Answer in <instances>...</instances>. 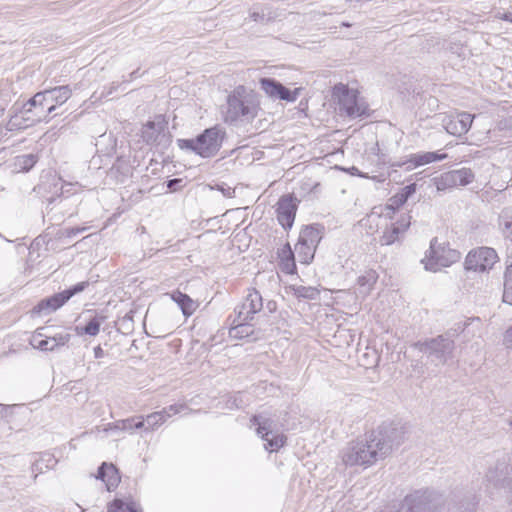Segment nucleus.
Segmentation results:
<instances>
[{
  "label": "nucleus",
  "instance_id": "6e6d98bb",
  "mask_svg": "<svg viewBox=\"0 0 512 512\" xmlns=\"http://www.w3.org/2000/svg\"><path fill=\"white\" fill-rule=\"evenodd\" d=\"M117 84L113 83L110 88H109V91L107 93H102V96H109L112 94V92L117 88Z\"/></svg>",
  "mask_w": 512,
  "mask_h": 512
},
{
  "label": "nucleus",
  "instance_id": "052dcab7",
  "mask_svg": "<svg viewBox=\"0 0 512 512\" xmlns=\"http://www.w3.org/2000/svg\"><path fill=\"white\" fill-rule=\"evenodd\" d=\"M0 407H1L2 409H8L10 406H6V405H3V404H0Z\"/></svg>",
  "mask_w": 512,
  "mask_h": 512
},
{
  "label": "nucleus",
  "instance_id": "6ab92c4d",
  "mask_svg": "<svg viewBox=\"0 0 512 512\" xmlns=\"http://www.w3.org/2000/svg\"><path fill=\"white\" fill-rule=\"evenodd\" d=\"M487 486L494 488H504L511 485V499L509 502V512H512V478L508 477V466L505 461L498 462L494 468H489L485 476Z\"/></svg>",
  "mask_w": 512,
  "mask_h": 512
},
{
  "label": "nucleus",
  "instance_id": "37998d69",
  "mask_svg": "<svg viewBox=\"0 0 512 512\" xmlns=\"http://www.w3.org/2000/svg\"><path fill=\"white\" fill-rule=\"evenodd\" d=\"M211 189L218 190L223 194V196L227 198H232L234 197L235 194V189L230 186H227L226 184H217L215 187H211Z\"/></svg>",
  "mask_w": 512,
  "mask_h": 512
},
{
  "label": "nucleus",
  "instance_id": "864d4df0",
  "mask_svg": "<svg viewBox=\"0 0 512 512\" xmlns=\"http://www.w3.org/2000/svg\"><path fill=\"white\" fill-rule=\"evenodd\" d=\"M94 357L97 359L104 357V351L101 346L98 345L94 348Z\"/></svg>",
  "mask_w": 512,
  "mask_h": 512
},
{
  "label": "nucleus",
  "instance_id": "dca6fc26",
  "mask_svg": "<svg viewBox=\"0 0 512 512\" xmlns=\"http://www.w3.org/2000/svg\"><path fill=\"white\" fill-rule=\"evenodd\" d=\"M297 203V198L290 194L279 198L276 209L277 219L284 229L292 227L296 216Z\"/></svg>",
  "mask_w": 512,
  "mask_h": 512
},
{
  "label": "nucleus",
  "instance_id": "f704fd0d",
  "mask_svg": "<svg viewBox=\"0 0 512 512\" xmlns=\"http://www.w3.org/2000/svg\"><path fill=\"white\" fill-rule=\"evenodd\" d=\"M100 326L101 320L98 317H94L84 327L76 326L75 331L78 335L96 336L100 331Z\"/></svg>",
  "mask_w": 512,
  "mask_h": 512
},
{
  "label": "nucleus",
  "instance_id": "a19ab883",
  "mask_svg": "<svg viewBox=\"0 0 512 512\" xmlns=\"http://www.w3.org/2000/svg\"><path fill=\"white\" fill-rule=\"evenodd\" d=\"M42 461L47 462L46 466H45L46 468H53V466L56 464V460L53 458V456L50 454H46L40 460L34 462V464L32 466V470L42 472V469H43L41 466Z\"/></svg>",
  "mask_w": 512,
  "mask_h": 512
},
{
  "label": "nucleus",
  "instance_id": "9b49d317",
  "mask_svg": "<svg viewBox=\"0 0 512 512\" xmlns=\"http://www.w3.org/2000/svg\"><path fill=\"white\" fill-rule=\"evenodd\" d=\"M473 119L467 112L451 113L442 118V125L449 134L461 137L470 130Z\"/></svg>",
  "mask_w": 512,
  "mask_h": 512
},
{
  "label": "nucleus",
  "instance_id": "b1692460",
  "mask_svg": "<svg viewBox=\"0 0 512 512\" xmlns=\"http://www.w3.org/2000/svg\"><path fill=\"white\" fill-rule=\"evenodd\" d=\"M253 333V327L248 321H241L240 318L233 317L231 320V327L229 335L235 339H243L249 337Z\"/></svg>",
  "mask_w": 512,
  "mask_h": 512
},
{
  "label": "nucleus",
  "instance_id": "58836bf2",
  "mask_svg": "<svg viewBox=\"0 0 512 512\" xmlns=\"http://www.w3.org/2000/svg\"><path fill=\"white\" fill-rule=\"evenodd\" d=\"M125 422L129 423V424H127V426L130 427V429H125V431L128 432L129 434H133L135 432V430H138V429L144 430L145 421H144V416H142V415L127 418V419H125Z\"/></svg>",
  "mask_w": 512,
  "mask_h": 512
},
{
  "label": "nucleus",
  "instance_id": "aec40b11",
  "mask_svg": "<svg viewBox=\"0 0 512 512\" xmlns=\"http://www.w3.org/2000/svg\"><path fill=\"white\" fill-rule=\"evenodd\" d=\"M166 129V123L159 117L155 121H149L142 127V138L147 144H154Z\"/></svg>",
  "mask_w": 512,
  "mask_h": 512
},
{
  "label": "nucleus",
  "instance_id": "c03bdc74",
  "mask_svg": "<svg viewBox=\"0 0 512 512\" xmlns=\"http://www.w3.org/2000/svg\"><path fill=\"white\" fill-rule=\"evenodd\" d=\"M249 17L255 22L265 23L269 21L270 17H267L263 10H253L250 12Z\"/></svg>",
  "mask_w": 512,
  "mask_h": 512
},
{
  "label": "nucleus",
  "instance_id": "9d476101",
  "mask_svg": "<svg viewBox=\"0 0 512 512\" xmlns=\"http://www.w3.org/2000/svg\"><path fill=\"white\" fill-rule=\"evenodd\" d=\"M341 90L342 92L339 96L340 112L347 115L349 118H357L365 115L367 106L358 98L357 91L348 89L345 86H342Z\"/></svg>",
  "mask_w": 512,
  "mask_h": 512
},
{
  "label": "nucleus",
  "instance_id": "2f4dec72",
  "mask_svg": "<svg viewBox=\"0 0 512 512\" xmlns=\"http://www.w3.org/2000/svg\"><path fill=\"white\" fill-rule=\"evenodd\" d=\"M48 328L46 327H40L38 328L30 337L29 343L30 345L35 348L39 349L41 351H48L47 347V338H46V331Z\"/></svg>",
  "mask_w": 512,
  "mask_h": 512
},
{
  "label": "nucleus",
  "instance_id": "39448f33",
  "mask_svg": "<svg viewBox=\"0 0 512 512\" xmlns=\"http://www.w3.org/2000/svg\"><path fill=\"white\" fill-rule=\"evenodd\" d=\"M415 347L422 353L437 361V364H445L453 358L455 349L454 340L446 335H439L436 338L424 342L415 343Z\"/></svg>",
  "mask_w": 512,
  "mask_h": 512
},
{
  "label": "nucleus",
  "instance_id": "c9c22d12",
  "mask_svg": "<svg viewBox=\"0 0 512 512\" xmlns=\"http://www.w3.org/2000/svg\"><path fill=\"white\" fill-rule=\"evenodd\" d=\"M503 302L512 305V263L507 266L504 275Z\"/></svg>",
  "mask_w": 512,
  "mask_h": 512
},
{
  "label": "nucleus",
  "instance_id": "6e6552de",
  "mask_svg": "<svg viewBox=\"0 0 512 512\" xmlns=\"http://www.w3.org/2000/svg\"><path fill=\"white\" fill-rule=\"evenodd\" d=\"M87 282H80L74 285L73 287L66 289L62 292L56 293L50 297H47L41 300L37 306L34 307V311L37 313L49 314L51 312L56 311L60 307H62L71 297L76 295L77 293L82 292L86 286Z\"/></svg>",
  "mask_w": 512,
  "mask_h": 512
},
{
  "label": "nucleus",
  "instance_id": "cd10ccee",
  "mask_svg": "<svg viewBox=\"0 0 512 512\" xmlns=\"http://www.w3.org/2000/svg\"><path fill=\"white\" fill-rule=\"evenodd\" d=\"M498 222L504 237L512 242V207H506L501 211Z\"/></svg>",
  "mask_w": 512,
  "mask_h": 512
},
{
  "label": "nucleus",
  "instance_id": "a211bd4d",
  "mask_svg": "<svg viewBox=\"0 0 512 512\" xmlns=\"http://www.w3.org/2000/svg\"><path fill=\"white\" fill-rule=\"evenodd\" d=\"M447 158V154H439L437 152H423L409 155L405 160L392 163V167H404L405 170L411 171L417 167L430 164L435 161H441Z\"/></svg>",
  "mask_w": 512,
  "mask_h": 512
},
{
  "label": "nucleus",
  "instance_id": "2eb2a0df",
  "mask_svg": "<svg viewBox=\"0 0 512 512\" xmlns=\"http://www.w3.org/2000/svg\"><path fill=\"white\" fill-rule=\"evenodd\" d=\"M474 180V174L469 168L452 170L442 174L436 179V187L438 190H444L448 187L465 186Z\"/></svg>",
  "mask_w": 512,
  "mask_h": 512
},
{
  "label": "nucleus",
  "instance_id": "09e8293b",
  "mask_svg": "<svg viewBox=\"0 0 512 512\" xmlns=\"http://www.w3.org/2000/svg\"><path fill=\"white\" fill-rule=\"evenodd\" d=\"M86 227H76V228H67L64 230L63 235L72 238L78 235L81 232H84Z\"/></svg>",
  "mask_w": 512,
  "mask_h": 512
},
{
  "label": "nucleus",
  "instance_id": "de8ad7c7",
  "mask_svg": "<svg viewBox=\"0 0 512 512\" xmlns=\"http://www.w3.org/2000/svg\"><path fill=\"white\" fill-rule=\"evenodd\" d=\"M416 184L412 183L401 189L400 193L408 200L416 192Z\"/></svg>",
  "mask_w": 512,
  "mask_h": 512
},
{
  "label": "nucleus",
  "instance_id": "4468645a",
  "mask_svg": "<svg viewBox=\"0 0 512 512\" xmlns=\"http://www.w3.org/2000/svg\"><path fill=\"white\" fill-rule=\"evenodd\" d=\"M21 116L14 115L7 123V129L13 131L15 129H24L42 121L47 122V113L44 107L33 108V112L28 114L23 105Z\"/></svg>",
  "mask_w": 512,
  "mask_h": 512
},
{
  "label": "nucleus",
  "instance_id": "c756f323",
  "mask_svg": "<svg viewBox=\"0 0 512 512\" xmlns=\"http://www.w3.org/2000/svg\"><path fill=\"white\" fill-rule=\"evenodd\" d=\"M46 338L47 347L49 348L48 351H54L59 347L66 345L70 341L71 335L66 331H61L55 334L46 332Z\"/></svg>",
  "mask_w": 512,
  "mask_h": 512
},
{
  "label": "nucleus",
  "instance_id": "f3484780",
  "mask_svg": "<svg viewBox=\"0 0 512 512\" xmlns=\"http://www.w3.org/2000/svg\"><path fill=\"white\" fill-rule=\"evenodd\" d=\"M187 409L184 404H173L163 408L160 411L153 412L144 417L145 426L144 432H150L156 430L162 424H164L170 417L178 413L183 412Z\"/></svg>",
  "mask_w": 512,
  "mask_h": 512
},
{
  "label": "nucleus",
  "instance_id": "5701e85b",
  "mask_svg": "<svg viewBox=\"0 0 512 512\" xmlns=\"http://www.w3.org/2000/svg\"><path fill=\"white\" fill-rule=\"evenodd\" d=\"M322 239V229L318 225L307 226L301 230L298 241L317 248Z\"/></svg>",
  "mask_w": 512,
  "mask_h": 512
},
{
  "label": "nucleus",
  "instance_id": "393cba45",
  "mask_svg": "<svg viewBox=\"0 0 512 512\" xmlns=\"http://www.w3.org/2000/svg\"><path fill=\"white\" fill-rule=\"evenodd\" d=\"M378 279V274L374 270H368L357 279L359 286L358 293L364 298L373 289L374 284Z\"/></svg>",
  "mask_w": 512,
  "mask_h": 512
},
{
  "label": "nucleus",
  "instance_id": "bb28decb",
  "mask_svg": "<svg viewBox=\"0 0 512 512\" xmlns=\"http://www.w3.org/2000/svg\"><path fill=\"white\" fill-rule=\"evenodd\" d=\"M107 512H142V509L137 502L131 499L127 501L115 499L108 505Z\"/></svg>",
  "mask_w": 512,
  "mask_h": 512
},
{
  "label": "nucleus",
  "instance_id": "f03ea898",
  "mask_svg": "<svg viewBox=\"0 0 512 512\" xmlns=\"http://www.w3.org/2000/svg\"><path fill=\"white\" fill-rule=\"evenodd\" d=\"M226 132L220 126L205 129L194 139H178V147L188 150L203 158L214 157L220 150Z\"/></svg>",
  "mask_w": 512,
  "mask_h": 512
},
{
  "label": "nucleus",
  "instance_id": "473e14b6",
  "mask_svg": "<svg viewBox=\"0 0 512 512\" xmlns=\"http://www.w3.org/2000/svg\"><path fill=\"white\" fill-rule=\"evenodd\" d=\"M281 269L287 274H293L296 270L294 253L292 252L289 244H287L282 250Z\"/></svg>",
  "mask_w": 512,
  "mask_h": 512
},
{
  "label": "nucleus",
  "instance_id": "7c9ffc66",
  "mask_svg": "<svg viewBox=\"0 0 512 512\" xmlns=\"http://www.w3.org/2000/svg\"><path fill=\"white\" fill-rule=\"evenodd\" d=\"M316 248L311 247L301 241H298L295 245V253L297 259L302 264H309L314 258Z\"/></svg>",
  "mask_w": 512,
  "mask_h": 512
},
{
  "label": "nucleus",
  "instance_id": "412c9836",
  "mask_svg": "<svg viewBox=\"0 0 512 512\" xmlns=\"http://www.w3.org/2000/svg\"><path fill=\"white\" fill-rule=\"evenodd\" d=\"M97 478L105 482L109 491L115 489L120 482L116 467L113 464H107L105 462L98 468Z\"/></svg>",
  "mask_w": 512,
  "mask_h": 512
},
{
  "label": "nucleus",
  "instance_id": "20e7f679",
  "mask_svg": "<svg viewBox=\"0 0 512 512\" xmlns=\"http://www.w3.org/2000/svg\"><path fill=\"white\" fill-rule=\"evenodd\" d=\"M426 257L425 269L437 272L441 268L459 261L461 254L459 251L450 248L447 243H438V239L433 238L430 242L429 254Z\"/></svg>",
  "mask_w": 512,
  "mask_h": 512
},
{
  "label": "nucleus",
  "instance_id": "f8f14e48",
  "mask_svg": "<svg viewBox=\"0 0 512 512\" xmlns=\"http://www.w3.org/2000/svg\"><path fill=\"white\" fill-rule=\"evenodd\" d=\"M263 308V300L261 294L254 288L248 290L244 301L234 310V317L240 318L241 321H249L253 319L254 314L260 312Z\"/></svg>",
  "mask_w": 512,
  "mask_h": 512
},
{
  "label": "nucleus",
  "instance_id": "13d9d810",
  "mask_svg": "<svg viewBox=\"0 0 512 512\" xmlns=\"http://www.w3.org/2000/svg\"><path fill=\"white\" fill-rule=\"evenodd\" d=\"M473 322L479 323L480 322V318H478V317H476V318H469L467 325H470Z\"/></svg>",
  "mask_w": 512,
  "mask_h": 512
},
{
  "label": "nucleus",
  "instance_id": "a878e982",
  "mask_svg": "<svg viewBox=\"0 0 512 512\" xmlns=\"http://www.w3.org/2000/svg\"><path fill=\"white\" fill-rule=\"evenodd\" d=\"M171 297L179 305L185 316L192 315L198 306L187 294L180 291L173 292Z\"/></svg>",
  "mask_w": 512,
  "mask_h": 512
},
{
  "label": "nucleus",
  "instance_id": "e433bc0d",
  "mask_svg": "<svg viewBox=\"0 0 512 512\" xmlns=\"http://www.w3.org/2000/svg\"><path fill=\"white\" fill-rule=\"evenodd\" d=\"M401 233H403L401 228L399 226H395L394 224H392L390 228H387L383 232L380 242L382 245H392L398 240L399 235Z\"/></svg>",
  "mask_w": 512,
  "mask_h": 512
},
{
  "label": "nucleus",
  "instance_id": "e2e57ef3",
  "mask_svg": "<svg viewBox=\"0 0 512 512\" xmlns=\"http://www.w3.org/2000/svg\"><path fill=\"white\" fill-rule=\"evenodd\" d=\"M136 74V71L131 73V77H133Z\"/></svg>",
  "mask_w": 512,
  "mask_h": 512
},
{
  "label": "nucleus",
  "instance_id": "680f3d73",
  "mask_svg": "<svg viewBox=\"0 0 512 512\" xmlns=\"http://www.w3.org/2000/svg\"><path fill=\"white\" fill-rule=\"evenodd\" d=\"M342 25H343V26H347V27H349V26H350V24H349V23H346V22H343V23H342Z\"/></svg>",
  "mask_w": 512,
  "mask_h": 512
},
{
  "label": "nucleus",
  "instance_id": "ddd939ff",
  "mask_svg": "<svg viewBox=\"0 0 512 512\" xmlns=\"http://www.w3.org/2000/svg\"><path fill=\"white\" fill-rule=\"evenodd\" d=\"M259 83L260 88L265 94L274 100L279 99L294 102L299 96V89L290 90L272 78H261Z\"/></svg>",
  "mask_w": 512,
  "mask_h": 512
},
{
  "label": "nucleus",
  "instance_id": "c85d7f7f",
  "mask_svg": "<svg viewBox=\"0 0 512 512\" xmlns=\"http://www.w3.org/2000/svg\"><path fill=\"white\" fill-rule=\"evenodd\" d=\"M288 288L299 299L315 300L320 294L319 290L312 286L290 285Z\"/></svg>",
  "mask_w": 512,
  "mask_h": 512
},
{
  "label": "nucleus",
  "instance_id": "423d86ee",
  "mask_svg": "<svg viewBox=\"0 0 512 512\" xmlns=\"http://www.w3.org/2000/svg\"><path fill=\"white\" fill-rule=\"evenodd\" d=\"M257 426V434L266 442L265 449L270 452L279 450L286 442L282 433L274 431V421L263 415L254 416L252 419Z\"/></svg>",
  "mask_w": 512,
  "mask_h": 512
},
{
  "label": "nucleus",
  "instance_id": "72a5a7b5",
  "mask_svg": "<svg viewBox=\"0 0 512 512\" xmlns=\"http://www.w3.org/2000/svg\"><path fill=\"white\" fill-rule=\"evenodd\" d=\"M24 105H25V111L28 114H31V112H33V108H38V107L46 108L49 105V103L46 98V93L44 91H41V92L36 93Z\"/></svg>",
  "mask_w": 512,
  "mask_h": 512
},
{
  "label": "nucleus",
  "instance_id": "0eeeda50",
  "mask_svg": "<svg viewBox=\"0 0 512 512\" xmlns=\"http://www.w3.org/2000/svg\"><path fill=\"white\" fill-rule=\"evenodd\" d=\"M438 504L435 494L430 491H417L405 497L397 512H435Z\"/></svg>",
  "mask_w": 512,
  "mask_h": 512
},
{
  "label": "nucleus",
  "instance_id": "4c0bfd02",
  "mask_svg": "<svg viewBox=\"0 0 512 512\" xmlns=\"http://www.w3.org/2000/svg\"><path fill=\"white\" fill-rule=\"evenodd\" d=\"M37 162V158L33 154H25L18 156L15 161V167L18 171H29Z\"/></svg>",
  "mask_w": 512,
  "mask_h": 512
},
{
  "label": "nucleus",
  "instance_id": "f257e3e1",
  "mask_svg": "<svg viewBox=\"0 0 512 512\" xmlns=\"http://www.w3.org/2000/svg\"><path fill=\"white\" fill-rule=\"evenodd\" d=\"M387 431L381 429L365 434L364 438L350 442L342 450V461L347 466L369 467L387 457L395 445Z\"/></svg>",
  "mask_w": 512,
  "mask_h": 512
},
{
  "label": "nucleus",
  "instance_id": "4be33fe9",
  "mask_svg": "<svg viewBox=\"0 0 512 512\" xmlns=\"http://www.w3.org/2000/svg\"><path fill=\"white\" fill-rule=\"evenodd\" d=\"M49 104L62 105L72 95V90L68 85L57 86L44 90Z\"/></svg>",
  "mask_w": 512,
  "mask_h": 512
},
{
  "label": "nucleus",
  "instance_id": "8fccbe9b",
  "mask_svg": "<svg viewBox=\"0 0 512 512\" xmlns=\"http://www.w3.org/2000/svg\"><path fill=\"white\" fill-rule=\"evenodd\" d=\"M503 344L512 351V326L504 333Z\"/></svg>",
  "mask_w": 512,
  "mask_h": 512
},
{
  "label": "nucleus",
  "instance_id": "4d7b16f0",
  "mask_svg": "<svg viewBox=\"0 0 512 512\" xmlns=\"http://www.w3.org/2000/svg\"><path fill=\"white\" fill-rule=\"evenodd\" d=\"M267 309L269 310V312H273L275 311L276 309V303L274 301H269L267 303Z\"/></svg>",
  "mask_w": 512,
  "mask_h": 512
},
{
  "label": "nucleus",
  "instance_id": "1a4fd4ad",
  "mask_svg": "<svg viewBox=\"0 0 512 512\" xmlns=\"http://www.w3.org/2000/svg\"><path fill=\"white\" fill-rule=\"evenodd\" d=\"M497 261L498 255L493 248L479 247L468 253L465 268L469 271L484 272L491 269Z\"/></svg>",
  "mask_w": 512,
  "mask_h": 512
},
{
  "label": "nucleus",
  "instance_id": "0e129e2a",
  "mask_svg": "<svg viewBox=\"0 0 512 512\" xmlns=\"http://www.w3.org/2000/svg\"><path fill=\"white\" fill-rule=\"evenodd\" d=\"M464 512H469V509H465V511H464Z\"/></svg>",
  "mask_w": 512,
  "mask_h": 512
},
{
  "label": "nucleus",
  "instance_id": "7ed1b4c3",
  "mask_svg": "<svg viewBox=\"0 0 512 512\" xmlns=\"http://www.w3.org/2000/svg\"><path fill=\"white\" fill-rule=\"evenodd\" d=\"M258 112V104L250 97L229 95L227 99V111L225 121L229 123L250 122Z\"/></svg>",
  "mask_w": 512,
  "mask_h": 512
},
{
  "label": "nucleus",
  "instance_id": "49530a36",
  "mask_svg": "<svg viewBox=\"0 0 512 512\" xmlns=\"http://www.w3.org/2000/svg\"><path fill=\"white\" fill-rule=\"evenodd\" d=\"M410 219H411L410 215H404L396 223H394V225L399 226L401 228L402 232H404L410 226Z\"/></svg>",
  "mask_w": 512,
  "mask_h": 512
},
{
  "label": "nucleus",
  "instance_id": "ea45409f",
  "mask_svg": "<svg viewBox=\"0 0 512 512\" xmlns=\"http://www.w3.org/2000/svg\"><path fill=\"white\" fill-rule=\"evenodd\" d=\"M495 130L499 132L512 131V110L506 117H503L498 121Z\"/></svg>",
  "mask_w": 512,
  "mask_h": 512
},
{
  "label": "nucleus",
  "instance_id": "603ef678",
  "mask_svg": "<svg viewBox=\"0 0 512 512\" xmlns=\"http://www.w3.org/2000/svg\"><path fill=\"white\" fill-rule=\"evenodd\" d=\"M56 104H50L45 108V111L47 113V122L50 120V115L56 110Z\"/></svg>",
  "mask_w": 512,
  "mask_h": 512
},
{
  "label": "nucleus",
  "instance_id": "79ce46f5",
  "mask_svg": "<svg viewBox=\"0 0 512 512\" xmlns=\"http://www.w3.org/2000/svg\"><path fill=\"white\" fill-rule=\"evenodd\" d=\"M406 202H407V200L405 199V196H403V194L398 192L389 199V204L387 205V208H391L393 210L398 209L399 207L404 205Z\"/></svg>",
  "mask_w": 512,
  "mask_h": 512
},
{
  "label": "nucleus",
  "instance_id": "3c124183",
  "mask_svg": "<svg viewBox=\"0 0 512 512\" xmlns=\"http://www.w3.org/2000/svg\"><path fill=\"white\" fill-rule=\"evenodd\" d=\"M182 182L181 179H171L167 182V187L172 190V191H175L177 189V186Z\"/></svg>",
  "mask_w": 512,
  "mask_h": 512
},
{
  "label": "nucleus",
  "instance_id": "bf43d9fd",
  "mask_svg": "<svg viewBox=\"0 0 512 512\" xmlns=\"http://www.w3.org/2000/svg\"><path fill=\"white\" fill-rule=\"evenodd\" d=\"M353 174H357L361 177H366L364 174L360 173L356 167H352Z\"/></svg>",
  "mask_w": 512,
  "mask_h": 512
},
{
  "label": "nucleus",
  "instance_id": "5fc2aeb1",
  "mask_svg": "<svg viewBox=\"0 0 512 512\" xmlns=\"http://www.w3.org/2000/svg\"><path fill=\"white\" fill-rule=\"evenodd\" d=\"M501 19L512 23V11H507L503 13Z\"/></svg>",
  "mask_w": 512,
  "mask_h": 512
},
{
  "label": "nucleus",
  "instance_id": "a18cd8bd",
  "mask_svg": "<svg viewBox=\"0 0 512 512\" xmlns=\"http://www.w3.org/2000/svg\"><path fill=\"white\" fill-rule=\"evenodd\" d=\"M129 424L128 422H125V419L118 420L114 423L108 424V427L105 428V431L113 429V430H119V431H125V429H130V427L127 426Z\"/></svg>",
  "mask_w": 512,
  "mask_h": 512
}]
</instances>
